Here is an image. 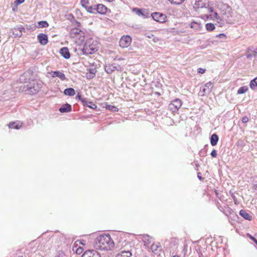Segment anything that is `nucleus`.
<instances>
[{
	"mask_svg": "<svg viewBox=\"0 0 257 257\" xmlns=\"http://www.w3.org/2000/svg\"><path fill=\"white\" fill-rule=\"evenodd\" d=\"M89 13L96 14V5L93 6H87L85 8Z\"/></svg>",
	"mask_w": 257,
	"mask_h": 257,
	"instance_id": "c756f323",
	"label": "nucleus"
},
{
	"mask_svg": "<svg viewBox=\"0 0 257 257\" xmlns=\"http://www.w3.org/2000/svg\"><path fill=\"white\" fill-rule=\"evenodd\" d=\"M89 4V0H81V6L85 8Z\"/></svg>",
	"mask_w": 257,
	"mask_h": 257,
	"instance_id": "a19ab883",
	"label": "nucleus"
},
{
	"mask_svg": "<svg viewBox=\"0 0 257 257\" xmlns=\"http://www.w3.org/2000/svg\"><path fill=\"white\" fill-rule=\"evenodd\" d=\"M209 6L207 0H198L196 1L193 9L197 11L200 8H207Z\"/></svg>",
	"mask_w": 257,
	"mask_h": 257,
	"instance_id": "9d476101",
	"label": "nucleus"
},
{
	"mask_svg": "<svg viewBox=\"0 0 257 257\" xmlns=\"http://www.w3.org/2000/svg\"><path fill=\"white\" fill-rule=\"evenodd\" d=\"M15 10H16V8L13 9V11H15Z\"/></svg>",
	"mask_w": 257,
	"mask_h": 257,
	"instance_id": "69168bd1",
	"label": "nucleus"
},
{
	"mask_svg": "<svg viewBox=\"0 0 257 257\" xmlns=\"http://www.w3.org/2000/svg\"><path fill=\"white\" fill-rule=\"evenodd\" d=\"M116 69V66L114 64H108L105 66V70L108 74H111Z\"/></svg>",
	"mask_w": 257,
	"mask_h": 257,
	"instance_id": "412c9836",
	"label": "nucleus"
},
{
	"mask_svg": "<svg viewBox=\"0 0 257 257\" xmlns=\"http://www.w3.org/2000/svg\"><path fill=\"white\" fill-rule=\"evenodd\" d=\"M75 247H73V250L74 251H75V252L77 253V254H81L82 251H83V248L81 247H77L76 248V249L75 250Z\"/></svg>",
	"mask_w": 257,
	"mask_h": 257,
	"instance_id": "58836bf2",
	"label": "nucleus"
},
{
	"mask_svg": "<svg viewBox=\"0 0 257 257\" xmlns=\"http://www.w3.org/2000/svg\"><path fill=\"white\" fill-rule=\"evenodd\" d=\"M60 53L65 59H69L70 57V53L67 47H63L60 50Z\"/></svg>",
	"mask_w": 257,
	"mask_h": 257,
	"instance_id": "f3484780",
	"label": "nucleus"
},
{
	"mask_svg": "<svg viewBox=\"0 0 257 257\" xmlns=\"http://www.w3.org/2000/svg\"><path fill=\"white\" fill-rule=\"evenodd\" d=\"M152 39H153V40H152L154 42H155V43L158 42L159 41V39L158 38L156 37H155V36H154V37H153Z\"/></svg>",
	"mask_w": 257,
	"mask_h": 257,
	"instance_id": "864d4df0",
	"label": "nucleus"
},
{
	"mask_svg": "<svg viewBox=\"0 0 257 257\" xmlns=\"http://www.w3.org/2000/svg\"><path fill=\"white\" fill-rule=\"evenodd\" d=\"M152 240V237L147 234H144L142 237V240L146 244H149Z\"/></svg>",
	"mask_w": 257,
	"mask_h": 257,
	"instance_id": "393cba45",
	"label": "nucleus"
},
{
	"mask_svg": "<svg viewBox=\"0 0 257 257\" xmlns=\"http://www.w3.org/2000/svg\"><path fill=\"white\" fill-rule=\"evenodd\" d=\"M231 196L233 199L234 204L236 205L238 204L239 203L235 196L233 194H231Z\"/></svg>",
	"mask_w": 257,
	"mask_h": 257,
	"instance_id": "c03bdc74",
	"label": "nucleus"
},
{
	"mask_svg": "<svg viewBox=\"0 0 257 257\" xmlns=\"http://www.w3.org/2000/svg\"><path fill=\"white\" fill-rule=\"evenodd\" d=\"M39 42L42 45H45L48 43V36L43 33H40L37 36Z\"/></svg>",
	"mask_w": 257,
	"mask_h": 257,
	"instance_id": "ddd939ff",
	"label": "nucleus"
},
{
	"mask_svg": "<svg viewBox=\"0 0 257 257\" xmlns=\"http://www.w3.org/2000/svg\"><path fill=\"white\" fill-rule=\"evenodd\" d=\"M224 208H225V210L224 211H222V212L226 216H228L229 215L233 213V210L229 207L224 206Z\"/></svg>",
	"mask_w": 257,
	"mask_h": 257,
	"instance_id": "7c9ffc66",
	"label": "nucleus"
},
{
	"mask_svg": "<svg viewBox=\"0 0 257 257\" xmlns=\"http://www.w3.org/2000/svg\"><path fill=\"white\" fill-rule=\"evenodd\" d=\"M86 101H87V102L85 103V104H83V105L84 106L88 107L91 108L93 109H95L97 108V105L95 103H94L92 101H89V100L87 99V98H86Z\"/></svg>",
	"mask_w": 257,
	"mask_h": 257,
	"instance_id": "bb28decb",
	"label": "nucleus"
},
{
	"mask_svg": "<svg viewBox=\"0 0 257 257\" xmlns=\"http://www.w3.org/2000/svg\"><path fill=\"white\" fill-rule=\"evenodd\" d=\"M64 94L70 96H74L75 94L74 89L72 88H66L64 91Z\"/></svg>",
	"mask_w": 257,
	"mask_h": 257,
	"instance_id": "b1692460",
	"label": "nucleus"
},
{
	"mask_svg": "<svg viewBox=\"0 0 257 257\" xmlns=\"http://www.w3.org/2000/svg\"><path fill=\"white\" fill-rule=\"evenodd\" d=\"M31 71H28L22 74L19 78V80L21 83H23L24 84L28 82L31 79Z\"/></svg>",
	"mask_w": 257,
	"mask_h": 257,
	"instance_id": "9b49d317",
	"label": "nucleus"
},
{
	"mask_svg": "<svg viewBox=\"0 0 257 257\" xmlns=\"http://www.w3.org/2000/svg\"><path fill=\"white\" fill-rule=\"evenodd\" d=\"M218 209L221 211L222 212V211H224L225 210V208H224V206L222 207L221 206V205H219L218 206Z\"/></svg>",
	"mask_w": 257,
	"mask_h": 257,
	"instance_id": "6e6d98bb",
	"label": "nucleus"
},
{
	"mask_svg": "<svg viewBox=\"0 0 257 257\" xmlns=\"http://www.w3.org/2000/svg\"><path fill=\"white\" fill-rule=\"evenodd\" d=\"M248 90L247 86H244L240 87L237 90L238 94H241L245 93Z\"/></svg>",
	"mask_w": 257,
	"mask_h": 257,
	"instance_id": "72a5a7b5",
	"label": "nucleus"
},
{
	"mask_svg": "<svg viewBox=\"0 0 257 257\" xmlns=\"http://www.w3.org/2000/svg\"><path fill=\"white\" fill-rule=\"evenodd\" d=\"M197 177H198V178L200 180H203V177H202L201 176V173H200V172H198V173H197Z\"/></svg>",
	"mask_w": 257,
	"mask_h": 257,
	"instance_id": "5fc2aeb1",
	"label": "nucleus"
},
{
	"mask_svg": "<svg viewBox=\"0 0 257 257\" xmlns=\"http://www.w3.org/2000/svg\"><path fill=\"white\" fill-rule=\"evenodd\" d=\"M206 71V69H203V68H199L198 69V73H200L201 74H203Z\"/></svg>",
	"mask_w": 257,
	"mask_h": 257,
	"instance_id": "49530a36",
	"label": "nucleus"
},
{
	"mask_svg": "<svg viewBox=\"0 0 257 257\" xmlns=\"http://www.w3.org/2000/svg\"><path fill=\"white\" fill-rule=\"evenodd\" d=\"M182 104V101L179 98H176L172 101L169 104L168 109L172 112H176L181 107Z\"/></svg>",
	"mask_w": 257,
	"mask_h": 257,
	"instance_id": "39448f33",
	"label": "nucleus"
},
{
	"mask_svg": "<svg viewBox=\"0 0 257 257\" xmlns=\"http://www.w3.org/2000/svg\"><path fill=\"white\" fill-rule=\"evenodd\" d=\"M98 42L91 39L87 40L84 44L82 52L83 54H92L98 50Z\"/></svg>",
	"mask_w": 257,
	"mask_h": 257,
	"instance_id": "20e7f679",
	"label": "nucleus"
},
{
	"mask_svg": "<svg viewBox=\"0 0 257 257\" xmlns=\"http://www.w3.org/2000/svg\"><path fill=\"white\" fill-rule=\"evenodd\" d=\"M190 27L195 30H199L201 28V25L200 23L193 21L190 23Z\"/></svg>",
	"mask_w": 257,
	"mask_h": 257,
	"instance_id": "cd10ccee",
	"label": "nucleus"
},
{
	"mask_svg": "<svg viewBox=\"0 0 257 257\" xmlns=\"http://www.w3.org/2000/svg\"><path fill=\"white\" fill-rule=\"evenodd\" d=\"M82 33L81 30L80 29L75 28L72 29L70 32V34L72 37H75L77 35H80L81 33Z\"/></svg>",
	"mask_w": 257,
	"mask_h": 257,
	"instance_id": "4be33fe9",
	"label": "nucleus"
},
{
	"mask_svg": "<svg viewBox=\"0 0 257 257\" xmlns=\"http://www.w3.org/2000/svg\"><path fill=\"white\" fill-rule=\"evenodd\" d=\"M49 26V24L46 21H40L38 23V28H47Z\"/></svg>",
	"mask_w": 257,
	"mask_h": 257,
	"instance_id": "473e14b6",
	"label": "nucleus"
},
{
	"mask_svg": "<svg viewBox=\"0 0 257 257\" xmlns=\"http://www.w3.org/2000/svg\"><path fill=\"white\" fill-rule=\"evenodd\" d=\"M213 86V83L210 81L206 83L204 85L200 87L199 92V95L203 96L206 94L210 93Z\"/></svg>",
	"mask_w": 257,
	"mask_h": 257,
	"instance_id": "0eeeda50",
	"label": "nucleus"
},
{
	"mask_svg": "<svg viewBox=\"0 0 257 257\" xmlns=\"http://www.w3.org/2000/svg\"><path fill=\"white\" fill-rule=\"evenodd\" d=\"M171 4L179 5L182 4L184 0H168Z\"/></svg>",
	"mask_w": 257,
	"mask_h": 257,
	"instance_id": "ea45409f",
	"label": "nucleus"
},
{
	"mask_svg": "<svg viewBox=\"0 0 257 257\" xmlns=\"http://www.w3.org/2000/svg\"><path fill=\"white\" fill-rule=\"evenodd\" d=\"M96 70L94 69H89V75L87 74V78H92L94 77L95 74Z\"/></svg>",
	"mask_w": 257,
	"mask_h": 257,
	"instance_id": "e433bc0d",
	"label": "nucleus"
},
{
	"mask_svg": "<svg viewBox=\"0 0 257 257\" xmlns=\"http://www.w3.org/2000/svg\"><path fill=\"white\" fill-rule=\"evenodd\" d=\"M198 254H199V257H203V254H202V253L199 252Z\"/></svg>",
	"mask_w": 257,
	"mask_h": 257,
	"instance_id": "13d9d810",
	"label": "nucleus"
},
{
	"mask_svg": "<svg viewBox=\"0 0 257 257\" xmlns=\"http://www.w3.org/2000/svg\"><path fill=\"white\" fill-rule=\"evenodd\" d=\"M208 12L211 14H213V13H216V12H214L213 10V9L212 7H207Z\"/></svg>",
	"mask_w": 257,
	"mask_h": 257,
	"instance_id": "8fccbe9b",
	"label": "nucleus"
},
{
	"mask_svg": "<svg viewBox=\"0 0 257 257\" xmlns=\"http://www.w3.org/2000/svg\"><path fill=\"white\" fill-rule=\"evenodd\" d=\"M211 156L213 157V158H216V156H217V152L215 150H213L211 153Z\"/></svg>",
	"mask_w": 257,
	"mask_h": 257,
	"instance_id": "a18cd8bd",
	"label": "nucleus"
},
{
	"mask_svg": "<svg viewBox=\"0 0 257 257\" xmlns=\"http://www.w3.org/2000/svg\"><path fill=\"white\" fill-rule=\"evenodd\" d=\"M248 120H249V119H248V117H247V116H243V117L242 118V122L243 123H246V122H248Z\"/></svg>",
	"mask_w": 257,
	"mask_h": 257,
	"instance_id": "de8ad7c7",
	"label": "nucleus"
},
{
	"mask_svg": "<svg viewBox=\"0 0 257 257\" xmlns=\"http://www.w3.org/2000/svg\"><path fill=\"white\" fill-rule=\"evenodd\" d=\"M55 257H68L67 255L65 254L63 252H59Z\"/></svg>",
	"mask_w": 257,
	"mask_h": 257,
	"instance_id": "37998d69",
	"label": "nucleus"
},
{
	"mask_svg": "<svg viewBox=\"0 0 257 257\" xmlns=\"http://www.w3.org/2000/svg\"><path fill=\"white\" fill-rule=\"evenodd\" d=\"M82 257H101V255L97 251L92 249L85 251Z\"/></svg>",
	"mask_w": 257,
	"mask_h": 257,
	"instance_id": "f8f14e48",
	"label": "nucleus"
},
{
	"mask_svg": "<svg viewBox=\"0 0 257 257\" xmlns=\"http://www.w3.org/2000/svg\"><path fill=\"white\" fill-rule=\"evenodd\" d=\"M239 215L245 219L249 221L251 220L252 219V215L249 213L247 212L245 210H240Z\"/></svg>",
	"mask_w": 257,
	"mask_h": 257,
	"instance_id": "dca6fc26",
	"label": "nucleus"
},
{
	"mask_svg": "<svg viewBox=\"0 0 257 257\" xmlns=\"http://www.w3.org/2000/svg\"><path fill=\"white\" fill-rule=\"evenodd\" d=\"M52 73V76L53 77H58L61 80H64L66 79L65 74L60 71H53Z\"/></svg>",
	"mask_w": 257,
	"mask_h": 257,
	"instance_id": "6ab92c4d",
	"label": "nucleus"
},
{
	"mask_svg": "<svg viewBox=\"0 0 257 257\" xmlns=\"http://www.w3.org/2000/svg\"><path fill=\"white\" fill-rule=\"evenodd\" d=\"M25 2V0H16L15 3L17 5H20L23 4Z\"/></svg>",
	"mask_w": 257,
	"mask_h": 257,
	"instance_id": "3c124183",
	"label": "nucleus"
},
{
	"mask_svg": "<svg viewBox=\"0 0 257 257\" xmlns=\"http://www.w3.org/2000/svg\"><path fill=\"white\" fill-rule=\"evenodd\" d=\"M254 184H256V181H254Z\"/></svg>",
	"mask_w": 257,
	"mask_h": 257,
	"instance_id": "e2e57ef3",
	"label": "nucleus"
},
{
	"mask_svg": "<svg viewBox=\"0 0 257 257\" xmlns=\"http://www.w3.org/2000/svg\"><path fill=\"white\" fill-rule=\"evenodd\" d=\"M173 257H180V256L178 255H174Z\"/></svg>",
	"mask_w": 257,
	"mask_h": 257,
	"instance_id": "052dcab7",
	"label": "nucleus"
},
{
	"mask_svg": "<svg viewBox=\"0 0 257 257\" xmlns=\"http://www.w3.org/2000/svg\"><path fill=\"white\" fill-rule=\"evenodd\" d=\"M107 11V8L106 6L102 4H98L96 5V14L101 15H105Z\"/></svg>",
	"mask_w": 257,
	"mask_h": 257,
	"instance_id": "4468645a",
	"label": "nucleus"
},
{
	"mask_svg": "<svg viewBox=\"0 0 257 257\" xmlns=\"http://www.w3.org/2000/svg\"><path fill=\"white\" fill-rule=\"evenodd\" d=\"M205 27L208 31H212L215 29V26L212 23H207L206 24Z\"/></svg>",
	"mask_w": 257,
	"mask_h": 257,
	"instance_id": "c9c22d12",
	"label": "nucleus"
},
{
	"mask_svg": "<svg viewBox=\"0 0 257 257\" xmlns=\"http://www.w3.org/2000/svg\"><path fill=\"white\" fill-rule=\"evenodd\" d=\"M22 125L20 124V123H17L16 122H11L9 124V127L12 128L19 129L21 127Z\"/></svg>",
	"mask_w": 257,
	"mask_h": 257,
	"instance_id": "2f4dec72",
	"label": "nucleus"
},
{
	"mask_svg": "<svg viewBox=\"0 0 257 257\" xmlns=\"http://www.w3.org/2000/svg\"><path fill=\"white\" fill-rule=\"evenodd\" d=\"M132 42V38L129 36H123L121 38L119 43V46L122 48L128 47Z\"/></svg>",
	"mask_w": 257,
	"mask_h": 257,
	"instance_id": "1a4fd4ad",
	"label": "nucleus"
},
{
	"mask_svg": "<svg viewBox=\"0 0 257 257\" xmlns=\"http://www.w3.org/2000/svg\"><path fill=\"white\" fill-rule=\"evenodd\" d=\"M151 249L153 253L157 254L162 250V247L160 243H154L151 245Z\"/></svg>",
	"mask_w": 257,
	"mask_h": 257,
	"instance_id": "2eb2a0df",
	"label": "nucleus"
},
{
	"mask_svg": "<svg viewBox=\"0 0 257 257\" xmlns=\"http://www.w3.org/2000/svg\"><path fill=\"white\" fill-rule=\"evenodd\" d=\"M114 246V243L110 235H101L98 236L95 241L94 247L96 249L110 250Z\"/></svg>",
	"mask_w": 257,
	"mask_h": 257,
	"instance_id": "f03ea898",
	"label": "nucleus"
},
{
	"mask_svg": "<svg viewBox=\"0 0 257 257\" xmlns=\"http://www.w3.org/2000/svg\"><path fill=\"white\" fill-rule=\"evenodd\" d=\"M249 85L250 88L252 90L257 89V77L251 80Z\"/></svg>",
	"mask_w": 257,
	"mask_h": 257,
	"instance_id": "c85d7f7f",
	"label": "nucleus"
},
{
	"mask_svg": "<svg viewBox=\"0 0 257 257\" xmlns=\"http://www.w3.org/2000/svg\"><path fill=\"white\" fill-rule=\"evenodd\" d=\"M151 16L154 21L160 23H165L167 20V16L165 14L161 13H153L151 14Z\"/></svg>",
	"mask_w": 257,
	"mask_h": 257,
	"instance_id": "423d86ee",
	"label": "nucleus"
},
{
	"mask_svg": "<svg viewBox=\"0 0 257 257\" xmlns=\"http://www.w3.org/2000/svg\"><path fill=\"white\" fill-rule=\"evenodd\" d=\"M42 87L40 83L37 82L36 81L32 80L31 82L27 84H24L21 86L20 89L26 93L31 95H34L39 92Z\"/></svg>",
	"mask_w": 257,
	"mask_h": 257,
	"instance_id": "7ed1b4c3",
	"label": "nucleus"
},
{
	"mask_svg": "<svg viewBox=\"0 0 257 257\" xmlns=\"http://www.w3.org/2000/svg\"><path fill=\"white\" fill-rule=\"evenodd\" d=\"M106 1L107 2H110L112 1L113 0H106Z\"/></svg>",
	"mask_w": 257,
	"mask_h": 257,
	"instance_id": "680f3d73",
	"label": "nucleus"
},
{
	"mask_svg": "<svg viewBox=\"0 0 257 257\" xmlns=\"http://www.w3.org/2000/svg\"><path fill=\"white\" fill-rule=\"evenodd\" d=\"M252 52L253 53V54L254 56L255 55H257V49L254 51H252Z\"/></svg>",
	"mask_w": 257,
	"mask_h": 257,
	"instance_id": "4d7b16f0",
	"label": "nucleus"
},
{
	"mask_svg": "<svg viewBox=\"0 0 257 257\" xmlns=\"http://www.w3.org/2000/svg\"><path fill=\"white\" fill-rule=\"evenodd\" d=\"M76 98L80 100L82 104H85V103L87 102L86 98L82 97L81 95L79 93L77 94Z\"/></svg>",
	"mask_w": 257,
	"mask_h": 257,
	"instance_id": "4c0bfd02",
	"label": "nucleus"
},
{
	"mask_svg": "<svg viewBox=\"0 0 257 257\" xmlns=\"http://www.w3.org/2000/svg\"><path fill=\"white\" fill-rule=\"evenodd\" d=\"M23 30H24V28L23 27L14 28L12 30L13 34L15 36V37H20L22 35V31Z\"/></svg>",
	"mask_w": 257,
	"mask_h": 257,
	"instance_id": "aec40b11",
	"label": "nucleus"
},
{
	"mask_svg": "<svg viewBox=\"0 0 257 257\" xmlns=\"http://www.w3.org/2000/svg\"><path fill=\"white\" fill-rule=\"evenodd\" d=\"M217 37L220 38L225 39L226 38V35L224 34L221 33L216 36Z\"/></svg>",
	"mask_w": 257,
	"mask_h": 257,
	"instance_id": "09e8293b",
	"label": "nucleus"
},
{
	"mask_svg": "<svg viewBox=\"0 0 257 257\" xmlns=\"http://www.w3.org/2000/svg\"><path fill=\"white\" fill-rule=\"evenodd\" d=\"M133 12H135L139 16H142L144 19L150 17V13L147 9H141L137 8H134Z\"/></svg>",
	"mask_w": 257,
	"mask_h": 257,
	"instance_id": "6e6552de",
	"label": "nucleus"
},
{
	"mask_svg": "<svg viewBox=\"0 0 257 257\" xmlns=\"http://www.w3.org/2000/svg\"><path fill=\"white\" fill-rule=\"evenodd\" d=\"M15 10H16V8L13 9V11H15Z\"/></svg>",
	"mask_w": 257,
	"mask_h": 257,
	"instance_id": "0e129e2a",
	"label": "nucleus"
},
{
	"mask_svg": "<svg viewBox=\"0 0 257 257\" xmlns=\"http://www.w3.org/2000/svg\"><path fill=\"white\" fill-rule=\"evenodd\" d=\"M71 105L69 104L66 103L64 105H63L60 108L59 111L62 112H68L71 111Z\"/></svg>",
	"mask_w": 257,
	"mask_h": 257,
	"instance_id": "a211bd4d",
	"label": "nucleus"
},
{
	"mask_svg": "<svg viewBox=\"0 0 257 257\" xmlns=\"http://www.w3.org/2000/svg\"><path fill=\"white\" fill-rule=\"evenodd\" d=\"M79 243H81V244H82L83 245H84V244L81 241H79Z\"/></svg>",
	"mask_w": 257,
	"mask_h": 257,
	"instance_id": "bf43d9fd",
	"label": "nucleus"
},
{
	"mask_svg": "<svg viewBox=\"0 0 257 257\" xmlns=\"http://www.w3.org/2000/svg\"><path fill=\"white\" fill-rule=\"evenodd\" d=\"M250 49L248 48L245 53V56L247 58H251V57L254 56L253 53H250Z\"/></svg>",
	"mask_w": 257,
	"mask_h": 257,
	"instance_id": "79ce46f5",
	"label": "nucleus"
},
{
	"mask_svg": "<svg viewBox=\"0 0 257 257\" xmlns=\"http://www.w3.org/2000/svg\"><path fill=\"white\" fill-rule=\"evenodd\" d=\"M218 140H219V138H218V136L215 134H213L211 136V138H210L211 145L212 146H214L216 145V144L218 141Z\"/></svg>",
	"mask_w": 257,
	"mask_h": 257,
	"instance_id": "5701e85b",
	"label": "nucleus"
},
{
	"mask_svg": "<svg viewBox=\"0 0 257 257\" xmlns=\"http://www.w3.org/2000/svg\"><path fill=\"white\" fill-rule=\"evenodd\" d=\"M105 108L108 110L112 111H117L118 108L114 106L111 105L109 104H105Z\"/></svg>",
	"mask_w": 257,
	"mask_h": 257,
	"instance_id": "f704fd0d",
	"label": "nucleus"
},
{
	"mask_svg": "<svg viewBox=\"0 0 257 257\" xmlns=\"http://www.w3.org/2000/svg\"><path fill=\"white\" fill-rule=\"evenodd\" d=\"M208 18L213 21H216L219 27H222L226 24L231 23L232 19V10L231 7L226 6L224 10L221 11L219 15L217 13L210 14Z\"/></svg>",
	"mask_w": 257,
	"mask_h": 257,
	"instance_id": "f257e3e1",
	"label": "nucleus"
},
{
	"mask_svg": "<svg viewBox=\"0 0 257 257\" xmlns=\"http://www.w3.org/2000/svg\"><path fill=\"white\" fill-rule=\"evenodd\" d=\"M145 36L150 39L153 38L154 37V35L152 34H146Z\"/></svg>",
	"mask_w": 257,
	"mask_h": 257,
	"instance_id": "603ef678",
	"label": "nucleus"
},
{
	"mask_svg": "<svg viewBox=\"0 0 257 257\" xmlns=\"http://www.w3.org/2000/svg\"><path fill=\"white\" fill-rule=\"evenodd\" d=\"M143 257H148V256H143Z\"/></svg>",
	"mask_w": 257,
	"mask_h": 257,
	"instance_id": "338daca9",
	"label": "nucleus"
},
{
	"mask_svg": "<svg viewBox=\"0 0 257 257\" xmlns=\"http://www.w3.org/2000/svg\"><path fill=\"white\" fill-rule=\"evenodd\" d=\"M132 254L130 251H121L116 257H132Z\"/></svg>",
	"mask_w": 257,
	"mask_h": 257,
	"instance_id": "a878e982",
	"label": "nucleus"
}]
</instances>
